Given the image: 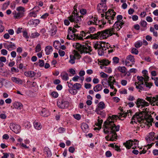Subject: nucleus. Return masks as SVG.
<instances>
[{
    "mask_svg": "<svg viewBox=\"0 0 158 158\" xmlns=\"http://www.w3.org/2000/svg\"><path fill=\"white\" fill-rule=\"evenodd\" d=\"M117 116L113 115L109 117L108 119L104 123V132L106 134L110 132L109 135L106 136L105 138L107 140L114 141L117 139V136L116 132L119 130V126H116L114 124V120Z\"/></svg>",
    "mask_w": 158,
    "mask_h": 158,
    "instance_id": "obj_1",
    "label": "nucleus"
},
{
    "mask_svg": "<svg viewBox=\"0 0 158 158\" xmlns=\"http://www.w3.org/2000/svg\"><path fill=\"white\" fill-rule=\"evenodd\" d=\"M113 34H114L112 32L111 29L110 28L106 29L102 31H99L94 34H90L89 35H88L84 38L88 39L91 38L92 39H106L107 37L112 35Z\"/></svg>",
    "mask_w": 158,
    "mask_h": 158,
    "instance_id": "obj_2",
    "label": "nucleus"
},
{
    "mask_svg": "<svg viewBox=\"0 0 158 158\" xmlns=\"http://www.w3.org/2000/svg\"><path fill=\"white\" fill-rule=\"evenodd\" d=\"M143 111L139 113L137 112L133 116L131 123L133 124L134 123H137V122L141 123L143 122L144 118H145L144 115L148 114L149 111V109L144 107Z\"/></svg>",
    "mask_w": 158,
    "mask_h": 158,
    "instance_id": "obj_3",
    "label": "nucleus"
},
{
    "mask_svg": "<svg viewBox=\"0 0 158 158\" xmlns=\"http://www.w3.org/2000/svg\"><path fill=\"white\" fill-rule=\"evenodd\" d=\"M116 14V13L113 10H109L106 13L105 19L106 20L105 21V22H104L103 21V25H98L99 27L102 28L103 27V25L106 24V22L110 24L112 23H113V20L114 19Z\"/></svg>",
    "mask_w": 158,
    "mask_h": 158,
    "instance_id": "obj_4",
    "label": "nucleus"
},
{
    "mask_svg": "<svg viewBox=\"0 0 158 158\" xmlns=\"http://www.w3.org/2000/svg\"><path fill=\"white\" fill-rule=\"evenodd\" d=\"M73 14V15L70 16L69 17L68 19L71 22H73L77 23L76 25L74 26V27L76 28H78L80 27V25L82 23L81 17L76 14L74 13Z\"/></svg>",
    "mask_w": 158,
    "mask_h": 158,
    "instance_id": "obj_5",
    "label": "nucleus"
},
{
    "mask_svg": "<svg viewBox=\"0 0 158 158\" xmlns=\"http://www.w3.org/2000/svg\"><path fill=\"white\" fill-rule=\"evenodd\" d=\"M76 28L72 27H69L68 30V34L67 36V38L69 40H74L75 39H81V37L78 38V34H75V33L77 31V30L75 29Z\"/></svg>",
    "mask_w": 158,
    "mask_h": 158,
    "instance_id": "obj_6",
    "label": "nucleus"
},
{
    "mask_svg": "<svg viewBox=\"0 0 158 158\" xmlns=\"http://www.w3.org/2000/svg\"><path fill=\"white\" fill-rule=\"evenodd\" d=\"M75 48L76 49L80 52L81 54L89 53L92 50L90 46L86 45H82L78 43H76Z\"/></svg>",
    "mask_w": 158,
    "mask_h": 158,
    "instance_id": "obj_7",
    "label": "nucleus"
},
{
    "mask_svg": "<svg viewBox=\"0 0 158 158\" xmlns=\"http://www.w3.org/2000/svg\"><path fill=\"white\" fill-rule=\"evenodd\" d=\"M138 143V141L137 140H129L124 143L123 145L127 149H129L131 147L132 149H135L139 148Z\"/></svg>",
    "mask_w": 158,
    "mask_h": 158,
    "instance_id": "obj_8",
    "label": "nucleus"
},
{
    "mask_svg": "<svg viewBox=\"0 0 158 158\" xmlns=\"http://www.w3.org/2000/svg\"><path fill=\"white\" fill-rule=\"evenodd\" d=\"M108 83L110 88L111 89H114V92L115 94H116L117 90L115 88L114 85H116L118 83L116 81L114 77L112 76H110L108 78Z\"/></svg>",
    "mask_w": 158,
    "mask_h": 158,
    "instance_id": "obj_9",
    "label": "nucleus"
},
{
    "mask_svg": "<svg viewBox=\"0 0 158 158\" xmlns=\"http://www.w3.org/2000/svg\"><path fill=\"white\" fill-rule=\"evenodd\" d=\"M135 59L133 56L129 55L127 56L125 60V64L127 66L131 67L135 63Z\"/></svg>",
    "mask_w": 158,
    "mask_h": 158,
    "instance_id": "obj_10",
    "label": "nucleus"
},
{
    "mask_svg": "<svg viewBox=\"0 0 158 158\" xmlns=\"http://www.w3.org/2000/svg\"><path fill=\"white\" fill-rule=\"evenodd\" d=\"M124 24V22H117L116 21L114 25L112 28L111 29L114 34L116 31H119L122 28V27Z\"/></svg>",
    "mask_w": 158,
    "mask_h": 158,
    "instance_id": "obj_11",
    "label": "nucleus"
},
{
    "mask_svg": "<svg viewBox=\"0 0 158 158\" xmlns=\"http://www.w3.org/2000/svg\"><path fill=\"white\" fill-rule=\"evenodd\" d=\"M136 104L138 108H139L141 106L142 108L149 105V103L148 102L145 101L144 100L140 98L137 99Z\"/></svg>",
    "mask_w": 158,
    "mask_h": 158,
    "instance_id": "obj_12",
    "label": "nucleus"
},
{
    "mask_svg": "<svg viewBox=\"0 0 158 158\" xmlns=\"http://www.w3.org/2000/svg\"><path fill=\"white\" fill-rule=\"evenodd\" d=\"M10 129L16 134L18 133L20 131L21 127L20 125L11 123L10 126Z\"/></svg>",
    "mask_w": 158,
    "mask_h": 158,
    "instance_id": "obj_13",
    "label": "nucleus"
},
{
    "mask_svg": "<svg viewBox=\"0 0 158 158\" xmlns=\"http://www.w3.org/2000/svg\"><path fill=\"white\" fill-rule=\"evenodd\" d=\"M58 106L60 108L64 109L67 108L69 106V102L67 101H61L57 102Z\"/></svg>",
    "mask_w": 158,
    "mask_h": 158,
    "instance_id": "obj_14",
    "label": "nucleus"
},
{
    "mask_svg": "<svg viewBox=\"0 0 158 158\" xmlns=\"http://www.w3.org/2000/svg\"><path fill=\"white\" fill-rule=\"evenodd\" d=\"M57 31L56 27L55 25H52L50 27L48 32L50 35L53 36L56 34Z\"/></svg>",
    "mask_w": 158,
    "mask_h": 158,
    "instance_id": "obj_15",
    "label": "nucleus"
},
{
    "mask_svg": "<svg viewBox=\"0 0 158 158\" xmlns=\"http://www.w3.org/2000/svg\"><path fill=\"white\" fill-rule=\"evenodd\" d=\"M98 17L95 15L92 16L90 18V20L87 22V24L88 25H91L92 24L98 25Z\"/></svg>",
    "mask_w": 158,
    "mask_h": 158,
    "instance_id": "obj_16",
    "label": "nucleus"
},
{
    "mask_svg": "<svg viewBox=\"0 0 158 158\" xmlns=\"http://www.w3.org/2000/svg\"><path fill=\"white\" fill-rule=\"evenodd\" d=\"M97 106L95 109V111L98 113L100 110L105 108V105L103 102H101L98 104Z\"/></svg>",
    "mask_w": 158,
    "mask_h": 158,
    "instance_id": "obj_17",
    "label": "nucleus"
},
{
    "mask_svg": "<svg viewBox=\"0 0 158 158\" xmlns=\"http://www.w3.org/2000/svg\"><path fill=\"white\" fill-rule=\"evenodd\" d=\"M137 78L138 80L137 82H135V85H136V84L138 85H143L144 83V81L145 82L148 81H146L145 78L142 76H137Z\"/></svg>",
    "mask_w": 158,
    "mask_h": 158,
    "instance_id": "obj_18",
    "label": "nucleus"
},
{
    "mask_svg": "<svg viewBox=\"0 0 158 158\" xmlns=\"http://www.w3.org/2000/svg\"><path fill=\"white\" fill-rule=\"evenodd\" d=\"M104 45H107L103 42H97L94 44V47L96 49H98L99 50V49L101 48H103Z\"/></svg>",
    "mask_w": 158,
    "mask_h": 158,
    "instance_id": "obj_19",
    "label": "nucleus"
},
{
    "mask_svg": "<svg viewBox=\"0 0 158 158\" xmlns=\"http://www.w3.org/2000/svg\"><path fill=\"white\" fill-rule=\"evenodd\" d=\"M97 9L100 12H105L107 9L106 4L103 3V7L101 6V4H99L97 6Z\"/></svg>",
    "mask_w": 158,
    "mask_h": 158,
    "instance_id": "obj_20",
    "label": "nucleus"
},
{
    "mask_svg": "<svg viewBox=\"0 0 158 158\" xmlns=\"http://www.w3.org/2000/svg\"><path fill=\"white\" fill-rule=\"evenodd\" d=\"M145 118V123L147 124V125L148 127V128L150 126H152V123L153 121V119L152 118L151 116L150 115L147 118Z\"/></svg>",
    "mask_w": 158,
    "mask_h": 158,
    "instance_id": "obj_21",
    "label": "nucleus"
},
{
    "mask_svg": "<svg viewBox=\"0 0 158 158\" xmlns=\"http://www.w3.org/2000/svg\"><path fill=\"white\" fill-rule=\"evenodd\" d=\"M13 108H15L17 109L21 110L23 107V105L20 102H15L13 104L12 107Z\"/></svg>",
    "mask_w": 158,
    "mask_h": 158,
    "instance_id": "obj_22",
    "label": "nucleus"
},
{
    "mask_svg": "<svg viewBox=\"0 0 158 158\" xmlns=\"http://www.w3.org/2000/svg\"><path fill=\"white\" fill-rule=\"evenodd\" d=\"M33 126L37 130H40L42 127L41 123L36 121H35L33 123Z\"/></svg>",
    "mask_w": 158,
    "mask_h": 158,
    "instance_id": "obj_23",
    "label": "nucleus"
},
{
    "mask_svg": "<svg viewBox=\"0 0 158 158\" xmlns=\"http://www.w3.org/2000/svg\"><path fill=\"white\" fill-rule=\"evenodd\" d=\"M36 74V73L32 71H27L24 73V75L27 77H34Z\"/></svg>",
    "mask_w": 158,
    "mask_h": 158,
    "instance_id": "obj_24",
    "label": "nucleus"
},
{
    "mask_svg": "<svg viewBox=\"0 0 158 158\" xmlns=\"http://www.w3.org/2000/svg\"><path fill=\"white\" fill-rule=\"evenodd\" d=\"M13 14L14 15V17L15 19H18L21 18L23 16V12H16L15 11H14Z\"/></svg>",
    "mask_w": 158,
    "mask_h": 158,
    "instance_id": "obj_25",
    "label": "nucleus"
},
{
    "mask_svg": "<svg viewBox=\"0 0 158 158\" xmlns=\"http://www.w3.org/2000/svg\"><path fill=\"white\" fill-rule=\"evenodd\" d=\"M5 48L11 51L16 48V47L15 44L7 45L6 43L3 44Z\"/></svg>",
    "mask_w": 158,
    "mask_h": 158,
    "instance_id": "obj_26",
    "label": "nucleus"
},
{
    "mask_svg": "<svg viewBox=\"0 0 158 158\" xmlns=\"http://www.w3.org/2000/svg\"><path fill=\"white\" fill-rule=\"evenodd\" d=\"M60 77L62 80L65 81L68 80L69 78L68 74L65 71H63L61 73Z\"/></svg>",
    "mask_w": 158,
    "mask_h": 158,
    "instance_id": "obj_27",
    "label": "nucleus"
},
{
    "mask_svg": "<svg viewBox=\"0 0 158 158\" xmlns=\"http://www.w3.org/2000/svg\"><path fill=\"white\" fill-rule=\"evenodd\" d=\"M126 68L125 67L119 66L117 68V70L122 73H124V76H125L127 73L126 72Z\"/></svg>",
    "mask_w": 158,
    "mask_h": 158,
    "instance_id": "obj_28",
    "label": "nucleus"
},
{
    "mask_svg": "<svg viewBox=\"0 0 158 158\" xmlns=\"http://www.w3.org/2000/svg\"><path fill=\"white\" fill-rule=\"evenodd\" d=\"M106 45H104L103 48H101L99 49L98 51V53L99 55L102 56L104 54V52L106 50L107 47H106Z\"/></svg>",
    "mask_w": 158,
    "mask_h": 158,
    "instance_id": "obj_29",
    "label": "nucleus"
},
{
    "mask_svg": "<svg viewBox=\"0 0 158 158\" xmlns=\"http://www.w3.org/2000/svg\"><path fill=\"white\" fill-rule=\"evenodd\" d=\"M81 127L84 132H87L88 131L89 128L87 124L85 123H82L81 126Z\"/></svg>",
    "mask_w": 158,
    "mask_h": 158,
    "instance_id": "obj_30",
    "label": "nucleus"
},
{
    "mask_svg": "<svg viewBox=\"0 0 158 158\" xmlns=\"http://www.w3.org/2000/svg\"><path fill=\"white\" fill-rule=\"evenodd\" d=\"M139 24L141 27H142L141 29L142 30H145L147 28V23L146 21L142 20L140 21Z\"/></svg>",
    "mask_w": 158,
    "mask_h": 158,
    "instance_id": "obj_31",
    "label": "nucleus"
},
{
    "mask_svg": "<svg viewBox=\"0 0 158 158\" xmlns=\"http://www.w3.org/2000/svg\"><path fill=\"white\" fill-rule=\"evenodd\" d=\"M152 102L151 103H154L153 105H156L158 106V95H156L155 97L152 98Z\"/></svg>",
    "mask_w": 158,
    "mask_h": 158,
    "instance_id": "obj_32",
    "label": "nucleus"
},
{
    "mask_svg": "<svg viewBox=\"0 0 158 158\" xmlns=\"http://www.w3.org/2000/svg\"><path fill=\"white\" fill-rule=\"evenodd\" d=\"M49 114V111L45 108L43 109L41 111V115L43 117H48Z\"/></svg>",
    "mask_w": 158,
    "mask_h": 158,
    "instance_id": "obj_33",
    "label": "nucleus"
},
{
    "mask_svg": "<svg viewBox=\"0 0 158 158\" xmlns=\"http://www.w3.org/2000/svg\"><path fill=\"white\" fill-rule=\"evenodd\" d=\"M11 80L17 84H19L20 85H22L23 84V81L22 80L16 77H12L11 78Z\"/></svg>",
    "mask_w": 158,
    "mask_h": 158,
    "instance_id": "obj_34",
    "label": "nucleus"
},
{
    "mask_svg": "<svg viewBox=\"0 0 158 158\" xmlns=\"http://www.w3.org/2000/svg\"><path fill=\"white\" fill-rule=\"evenodd\" d=\"M52 48L51 46H47L45 48V51L46 55H48L52 52Z\"/></svg>",
    "mask_w": 158,
    "mask_h": 158,
    "instance_id": "obj_35",
    "label": "nucleus"
},
{
    "mask_svg": "<svg viewBox=\"0 0 158 158\" xmlns=\"http://www.w3.org/2000/svg\"><path fill=\"white\" fill-rule=\"evenodd\" d=\"M102 89V85L100 84H98L94 88V90L96 92H98L101 90Z\"/></svg>",
    "mask_w": 158,
    "mask_h": 158,
    "instance_id": "obj_36",
    "label": "nucleus"
},
{
    "mask_svg": "<svg viewBox=\"0 0 158 158\" xmlns=\"http://www.w3.org/2000/svg\"><path fill=\"white\" fill-rule=\"evenodd\" d=\"M73 54H72L73 56L75 58L77 59H79L81 57V56L79 53L78 52L75 50H73Z\"/></svg>",
    "mask_w": 158,
    "mask_h": 158,
    "instance_id": "obj_37",
    "label": "nucleus"
},
{
    "mask_svg": "<svg viewBox=\"0 0 158 158\" xmlns=\"http://www.w3.org/2000/svg\"><path fill=\"white\" fill-rule=\"evenodd\" d=\"M100 68L101 69H103L105 72L110 73L112 72L111 69L110 67H106L105 66H100Z\"/></svg>",
    "mask_w": 158,
    "mask_h": 158,
    "instance_id": "obj_38",
    "label": "nucleus"
},
{
    "mask_svg": "<svg viewBox=\"0 0 158 158\" xmlns=\"http://www.w3.org/2000/svg\"><path fill=\"white\" fill-rule=\"evenodd\" d=\"M85 71L83 70H80L79 72V76L81 77L80 78V80L82 82L84 80V78L83 77V76L85 75Z\"/></svg>",
    "mask_w": 158,
    "mask_h": 158,
    "instance_id": "obj_39",
    "label": "nucleus"
},
{
    "mask_svg": "<svg viewBox=\"0 0 158 158\" xmlns=\"http://www.w3.org/2000/svg\"><path fill=\"white\" fill-rule=\"evenodd\" d=\"M142 73L143 76L144 77H143L145 78V80L146 81H148L149 77L148 76V71L146 70H144L142 71Z\"/></svg>",
    "mask_w": 158,
    "mask_h": 158,
    "instance_id": "obj_40",
    "label": "nucleus"
},
{
    "mask_svg": "<svg viewBox=\"0 0 158 158\" xmlns=\"http://www.w3.org/2000/svg\"><path fill=\"white\" fill-rule=\"evenodd\" d=\"M70 59L69 60V63L72 64L75 63V60L76 59L72 55H70L69 56Z\"/></svg>",
    "mask_w": 158,
    "mask_h": 158,
    "instance_id": "obj_41",
    "label": "nucleus"
},
{
    "mask_svg": "<svg viewBox=\"0 0 158 158\" xmlns=\"http://www.w3.org/2000/svg\"><path fill=\"white\" fill-rule=\"evenodd\" d=\"M44 153L47 154L48 156L50 157L52 155V153L51 151L49 150L48 148L47 147L45 148L44 149Z\"/></svg>",
    "mask_w": 158,
    "mask_h": 158,
    "instance_id": "obj_42",
    "label": "nucleus"
},
{
    "mask_svg": "<svg viewBox=\"0 0 158 158\" xmlns=\"http://www.w3.org/2000/svg\"><path fill=\"white\" fill-rule=\"evenodd\" d=\"M98 123L96 124V125L99 127L101 128V126L103 120L99 117H98Z\"/></svg>",
    "mask_w": 158,
    "mask_h": 158,
    "instance_id": "obj_43",
    "label": "nucleus"
},
{
    "mask_svg": "<svg viewBox=\"0 0 158 158\" xmlns=\"http://www.w3.org/2000/svg\"><path fill=\"white\" fill-rule=\"evenodd\" d=\"M81 85L79 83H76L73 85V87L76 90H79L81 87Z\"/></svg>",
    "mask_w": 158,
    "mask_h": 158,
    "instance_id": "obj_44",
    "label": "nucleus"
},
{
    "mask_svg": "<svg viewBox=\"0 0 158 158\" xmlns=\"http://www.w3.org/2000/svg\"><path fill=\"white\" fill-rule=\"evenodd\" d=\"M53 45L56 49H58L60 47V44L59 42L56 41L54 42Z\"/></svg>",
    "mask_w": 158,
    "mask_h": 158,
    "instance_id": "obj_45",
    "label": "nucleus"
},
{
    "mask_svg": "<svg viewBox=\"0 0 158 158\" xmlns=\"http://www.w3.org/2000/svg\"><path fill=\"white\" fill-rule=\"evenodd\" d=\"M41 45L40 44H38L35 48V52H39L41 50Z\"/></svg>",
    "mask_w": 158,
    "mask_h": 158,
    "instance_id": "obj_46",
    "label": "nucleus"
},
{
    "mask_svg": "<svg viewBox=\"0 0 158 158\" xmlns=\"http://www.w3.org/2000/svg\"><path fill=\"white\" fill-rule=\"evenodd\" d=\"M69 91L70 93L73 95H75L77 93V90L74 88L69 89Z\"/></svg>",
    "mask_w": 158,
    "mask_h": 158,
    "instance_id": "obj_47",
    "label": "nucleus"
},
{
    "mask_svg": "<svg viewBox=\"0 0 158 158\" xmlns=\"http://www.w3.org/2000/svg\"><path fill=\"white\" fill-rule=\"evenodd\" d=\"M110 62L108 60H102V66H106L109 64Z\"/></svg>",
    "mask_w": 158,
    "mask_h": 158,
    "instance_id": "obj_48",
    "label": "nucleus"
},
{
    "mask_svg": "<svg viewBox=\"0 0 158 158\" xmlns=\"http://www.w3.org/2000/svg\"><path fill=\"white\" fill-rule=\"evenodd\" d=\"M142 45V43L141 42L137 41L135 44V47L136 48L140 47Z\"/></svg>",
    "mask_w": 158,
    "mask_h": 158,
    "instance_id": "obj_49",
    "label": "nucleus"
},
{
    "mask_svg": "<svg viewBox=\"0 0 158 158\" xmlns=\"http://www.w3.org/2000/svg\"><path fill=\"white\" fill-rule=\"evenodd\" d=\"M155 133L153 132H150L149 135L148 137L151 138L152 140H154L155 139V137H154Z\"/></svg>",
    "mask_w": 158,
    "mask_h": 158,
    "instance_id": "obj_50",
    "label": "nucleus"
},
{
    "mask_svg": "<svg viewBox=\"0 0 158 158\" xmlns=\"http://www.w3.org/2000/svg\"><path fill=\"white\" fill-rule=\"evenodd\" d=\"M9 4L10 2L9 1L5 3L3 5L2 9L3 10H5L6 9L9 5Z\"/></svg>",
    "mask_w": 158,
    "mask_h": 158,
    "instance_id": "obj_51",
    "label": "nucleus"
},
{
    "mask_svg": "<svg viewBox=\"0 0 158 158\" xmlns=\"http://www.w3.org/2000/svg\"><path fill=\"white\" fill-rule=\"evenodd\" d=\"M131 53L135 55H137L138 54L139 51L136 49L133 48L132 49L131 51Z\"/></svg>",
    "mask_w": 158,
    "mask_h": 158,
    "instance_id": "obj_52",
    "label": "nucleus"
},
{
    "mask_svg": "<svg viewBox=\"0 0 158 158\" xmlns=\"http://www.w3.org/2000/svg\"><path fill=\"white\" fill-rule=\"evenodd\" d=\"M95 31V29L94 27H90L89 28V30L87 31V33H93Z\"/></svg>",
    "mask_w": 158,
    "mask_h": 158,
    "instance_id": "obj_53",
    "label": "nucleus"
},
{
    "mask_svg": "<svg viewBox=\"0 0 158 158\" xmlns=\"http://www.w3.org/2000/svg\"><path fill=\"white\" fill-rule=\"evenodd\" d=\"M16 10L19 12H23V13L24 11V8L22 6H19L18 7Z\"/></svg>",
    "mask_w": 158,
    "mask_h": 158,
    "instance_id": "obj_54",
    "label": "nucleus"
},
{
    "mask_svg": "<svg viewBox=\"0 0 158 158\" xmlns=\"http://www.w3.org/2000/svg\"><path fill=\"white\" fill-rule=\"evenodd\" d=\"M30 22L31 23L32 22L33 24L35 25H37V24H39V23L40 22L39 20H38V19H35V20H32V21L31 20V21H30Z\"/></svg>",
    "mask_w": 158,
    "mask_h": 158,
    "instance_id": "obj_55",
    "label": "nucleus"
},
{
    "mask_svg": "<svg viewBox=\"0 0 158 158\" xmlns=\"http://www.w3.org/2000/svg\"><path fill=\"white\" fill-rule=\"evenodd\" d=\"M113 60L114 63L116 64L118 63L119 59L118 57H114L113 58Z\"/></svg>",
    "mask_w": 158,
    "mask_h": 158,
    "instance_id": "obj_56",
    "label": "nucleus"
},
{
    "mask_svg": "<svg viewBox=\"0 0 158 158\" xmlns=\"http://www.w3.org/2000/svg\"><path fill=\"white\" fill-rule=\"evenodd\" d=\"M39 65L40 67H43L44 66V60H39Z\"/></svg>",
    "mask_w": 158,
    "mask_h": 158,
    "instance_id": "obj_57",
    "label": "nucleus"
},
{
    "mask_svg": "<svg viewBox=\"0 0 158 158\" xmlns=\"http://www.w3.org/2000/svg\"><path fill=\"white\" fill-rule=\"evenodd\" d=\"M80 77L79 76L76 75L74 76L72 78V80L74 81H78L79 79H80Z\"/></svg>",
    "mask_w": 158,
    "mask_h": 158,
    "instance_id": "obj_58",
    "label": "nucleus"
},
{
    "mask_svg": "<svg viewBox=\"0 0 158 158\" xmlns=\"http://www.w3.org/2000/svg\"><path fill=\"white\" fill-rule=\"evenodd\" d=\"M123 18V16L122 15H119L117 16V22H122L123 21V20H122Z\"/></svg>",
    "mask_w": 158,
    "mask_h": 158,
    "instance_id": "obj_59",
    "label": "nucleus"
},
{
    "mask_svg": "<svg viewBox=\"0 0 158 158\" xmlns=\"http://www.w3.org/2000/svg\"><path fill=\"white\" fill-rule=\"evenodd\" d=\"M73 116L76 119L79 120L81 119V115L79 114H77L73 115Z\"/></svg>",
    "mask_w": 158,
    "mask_h": 158,
    "instance_id": "obj_60",
    "label": "nucleus"
},
{
    "mask_svg": "<svg viewBox=\"0 0 158 158\" xmlns=\"http://www.w3.org/2000/svg\"><path fill=\"white\" fill-rule=\"evenodd\" d=\"M40 35V34L37 32H35L32 34L31 36L33 38H36Z\"/></svg>",
    "mask_w": 158,
    "mask_h": 158,
    "instance_id": "obj_61",
    "label": "nucleus"
},
{
    "mask_svg": "<svg viewBox=\"0 0 158 158\" xmlns=\"http://www.w3.org/2000/svg\"><path fill=\"white\" fill-rule=\"evenodd\" d=\"M145 85L146 87H147L149 89L152 86V83L150 82H147V81H146L145 83Z\"/></svg>",
    "mask_w": 158,
    "mask_h": 158,
    "instance_id": "obj_62",
    "label": "nucleus"
},
{
    "mask_svg": "<svg viewBox=\"0 0 158 158\" xmlns=\"http://www.w3.org/2000/svg\"><path fill=\"white\" fill-rule=\"evenodd\" d=\"M52 95L54 98H56L58 96V93L56 92H53L51 94Z\"/></svg>",
    "mask_w": 158,
    "mask_h": 158,
    "instance_id": "obj_63",
    "label": "nucleus"
},
{
    "mask_svg": "<svg viewBox=\"0 0 158 158\" xmlns=\"http://www.w3.org/2000/svg\"><path fill=\"white\" fill-rule=\"evenodd\" d=\"M1 53L3 55H6L7 54V51L6 49H3L1 50Z\"/></svg>",
    "mask_w": 158,
    "mask_h": 158,
    "instance_id": "obj_64",
    "label": "nucleus"
}]
</instances>
